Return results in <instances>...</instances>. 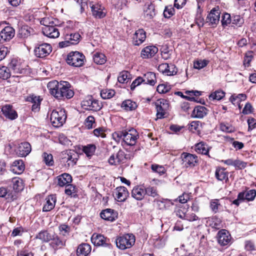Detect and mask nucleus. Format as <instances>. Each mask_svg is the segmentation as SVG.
<instances>
[{
  "label": "nucleus",
  "instance_id": "obj_4",
  "mask_svg": "<svg viewBox=\"0 0 256 256\" xmlns=\"http://www.w3.org/2000/svg\"><path fill=\"white\" fill-rule=\"evenodd\" d=\"M78 156V154L74 150L64 151L61 154L62 162L66 168L72 167L76 164Z\"/></svg>",
  "mask_w": 256,
  "mask_h": 256
},
{
  "label": "nucleus",
  "instance_id": "obj_45",
  "mask_svg": "<svg viewBox=\"0 0 256 256\" xmlns=\"http://www.w3.org/2000/svg\"><path fill=\"white\" fill-rule=\"evenodd\" d=\"M80 35L79 33L71 34L66 36V39L69 40L72 45L78 44L80 40Z\"/></svg>",
  "mask_w": 256,
  "mask_h": 256
},
{
  "label": "nucleus",
  "instance_id": "obj_6",
  "mask_svg": "<svg viewBox=\"0 0 256 256\" xmlns=\"http://www.w3.org/2000/svg\"><path fill=\"white\" fill-rule=\"evenodd\" d=\"M134 243L135 237L132 234H125L116 240L117 247L123 250L131 248Z\"/></svg>",
  "mask_w": 256,
  "mask_h": 256
},
{
  "label": "nucleus",
  "instance_id": "obj_31",
  "mask_svg": "<svg viewBox=\"0 0 256 256\" xmlns=\"http://www.w3.org/2000/svg\"><path fill=\"white\" fill-rule=\"evenodd\" d=\"M52 241L50 243V246L54 250H58L62 248L65 246V242L60 240L56 235L52 236Z\"/></svg>",
  "mask_w": 256,
  "mask_h": 256
},
{
  "label": "nucleus",
  "instance_id": "obj_48",
  "mask_svg": "<svg viewBox=\"0 0 256 256\" xmlns=\"http://www.w3.org/2000/svg\"><path fill=\"white\" fill-rule=\"evenodd\" d=\"M43 161L48 166H52L54 164V162L53 156L52 154L44 152L42 154Z\"/></svg>",
  "mask_w": 256,
  "mask_h": 256
},
{
  "label": "nucleus",
  "instance_id": "obj_57",
  "mask_svg": "<svg viewBox=\"0 0 256 256\" xmlns=\"http://www.w3.org/2000/svg\"><path fill=\"white\" fill-rule=\"evenodd\" d=\"M232 19L231 18L230 15L228 13H224L222 16V26H226L232 22Z\"/></svg>",
  "mask_w": 256,
  "mask_h": 256
},
{
  "label": "nucleus",
  "instance_id": "obj_20",
  "mask_svg": "<svg viewBox=\"0 0 256 256\" xmlns=\"http://www.w3.org/2000/svg\"><path fill=\"white\" fill-rule=\"evenodd\" d=\"M158 52V48L154 46H148L144 48L141 52L143 58H148L154 56Z\"/></svg>",
  "mask_w": 256,
  "mask_h": 256
},
{
  "label": "nucleus",
  "instance_id": "obj_44",
  "mask_svg": "<svg viewBox=\"0 0 256 256\" xmlns=\"http://www.w3.org/2000/svg\"><path fill=\"white\" fill-rule=\"evenodd\" d=\"M11 76V72L10 69L5 66L0 68V78L3 80H7L10 78Z\"/></svg>",
  "mask_w": 256,
  "mask_h": 256
},
{
  "label": "nucleus",
  "instance_id": "obj_36",
  "mask_svg": "<svg viewBox=\"0 0 256 256\" xmlns=\"http://www.w3.org/2000/svg\"><path fill=\"white\" fill-rule=\"evenodd\" d=\"M188 129L192 132L200 134L202 130V122L200 121H192L190 124Z\"/></svg>",
  "mask_w": 256,
  "mask_h": 256
},
{
  "label": "nucleus",
  "instance_id": "obj_14",
  "mask_svg": "<svg viewBox=\"0 0 256 256\" xmlns=\"http://www.w3.org/2000/svg\"><path fill=\"white\" fill-rule=\"evenodd\" d=\"M132 196L138 200H143L146 196L145 186L144 185H138L134 187L132 192Z\"/></svg>",
  "mask_w": 256,
  "mask_h": 256
},
{
  "label": "nucleus",
  "instance_id": "obj_62",
  "mask_svg": "<svg viewBox=\"0 0 256 256\" xmlns=\"http://www.w3.org/2000/svg\"><path fill=\"white\" fill-rule=\"evenodd\" d=\"M95 123V120L93 116H88L85 120V125L86 126L88 129L92 128L93 127V125Z\"/></svg>",
  "mask_w": 256,
  "mask_h": 256
},
{
  "label": "nucleus",
  "instance_id": "obj_19",
  "mask_svg": "<svg viewBox=\"0 0 256 256\" xmlns=\"http://www.w3.org/2000/svg\"><path fill=\"white\" fill-rule=\"evenodd\" d=\"M0 197L4 198L8 202H12L17 198V193L2 186L0 187Z\"/></svg>",
  "mask_w": 256,
  "mask_h": 256
},
{
  "label": "nucleus",
  "instance_id": "obj_30",
  "mask_svg": "<svg viewBox=\"0 0 256 256\" xmlns=\"http://www.w3.org/2000/svg\"><path fill=\"white\" fill-rule=\"evenodd\" d=\"M12 186L13 188L12 192H16L17 194L24 188L23 181L18 177H15L12 179Z\"/></svg>",
  "mask_w": 256,
  "mask_h": 256
},
{
  "label": "nucleus",
  "instance_id": "obj_61",
  "mask_svg": "<svg viewBox=\"0 0 256 256\" xmlns=\"http://www.w3.org/2000/svg\"><path fill=\"white\" fill-rule=\"evenodd\" d=\"M208 64L206 60H198L194 62V68L200 70L205 67Z\"/></svg>",
  "mask_w": 256,
  "mask_h": 256
},
{
  "label": "nucleus",
  "instance_id": "obj_38",
  "mask_svg": "<svg viewBox=\"0 0 256 256\" xmlns=\"http://www.w3.org/2000/svg\"><path fill=\"white\" fill-rule=\"evenodd\" d=\"M246 96L245 94H234L231 96L230 98V100L233 104H238L242 101L246 100Z\"/></svg>",
  "mask_w": 256,
  "mask_h": 256
},
{
  "label": "nucleus",
  "instance_id": "obj_7",
  "mask_svg": "<svg viewBox=\"0 0 256 256\" xmlns=\"http://www.w3.org/2000/svg\"><path fill=\"white\" fill-rule=\"evenodd\" d=\"M81 104L84 109L96 112L100 110L102 108V104L91 96H88L84 100Z\"/></svg>",
  "mask_w": 256,
  "mask_h": 256
},
{
  "label": "nucleus",
  "instance_id": "obj_41",
  "mask_svg": "<svg viewBox=\"0 0 256 256\" xmlns=\"http://www.w3.org/2000/svg\"><path fill=\"white\" fill-rule=\"evenodd\" d=\"M93 60L98 64H104L106 61L105 55L100 52H96L93 56Z\"/></svg>",
  "mask_w": 256,
  "mask_h": 256
},
{
  "label": "nucleus",
  "instance_id": "obj_59",
  "mask_svg": "<svg viewBox=\"0 0 256 256\" xmlns=\"http://www.w3.org/2000/svg\"><path fill=\"white\" fill-rule=\"evenodd\" d=\"M220 130L226 132H232L234 131V128L228 124H221Z\"/></svg>",
  "mask_w": 256,
  "mask_h": 256
},
{
  "label": "nucleus",
  "instance_id": "obj_23",
  "mask_svg": "<svg viewBox=\"0 0 256 256\" xmlns=\"http://www.w3.org/2000/svg\"><path fill=\"white\" fill-rule=\"evenodd\" d=\"M146 38L145 32L142 29H139L135 32L133 37L134 44L136 46H139L145 40Z\"/></svg>",
  "mask_w": 256,
  "mask_h": 256
},
{
  "label": "nucleus",
  "instance_id": "obj_26",
  "mask_svg": "<svg viewBox=\"0 0 256 256\" xmlns=\"http://www.w3.org/2000/svg\"><path fill=\"white\" fill-rule=\"evenodd\" d=\"M58 184L60 186H64L72 182V176L66 173L62 174L57 177Z\"/></svg>",
  "mask_w": 256,
  "mask_h": 256
},
{
  "label": "nucleus",
  "instance_id": "obj_2",
  "mask_svg": "<svg viewBox=\"0 0 256 256\" xmlns=\"http://www.w3.org/2000/svg\"><path fill=\"white\" fill-rule=\"evenodd\" d=\"M112 137L117 142H120L122 140V144L124 146V145L132 146L136 144L139 136L135 129L131 128L128 130L114 132L112 134Z\"/></svg>",
  "mask_w": 256,
  "mask_h": 256
},
{
  "label": "nucleus",
  "instance_id": "obj_47",
  "mask_svg": "<svg viewBox=\"0 0 256 256\" xmlns=\"http://www.w3.org/2000/svg\"><path fill=\"white\" fill-rule=\"evenodd\" d=\"M146 195L152 196L153 198L158 196L157 189L154 186H148L145 187Z\"/></svg>",
  "mask_w": 256,
  "mask_h": 256
},
{
  "label": "nucleus",
  "instance_id": "obj_16",
  "mask_svg": "<svg viewBox=\"0 0 256 256\" xmlns=\"http://www.w3.org/2000/svg\"><path fill=\"white\" fill-rule=\"evenodd\" d=\"M90 6L92 16L96 18H102L105 16L106 12L104 8L100 4L90 3Z\"/></svg>",
  "mask_w": 256,
  "mask_h": 256
},
{
  "label": "nucleus",
  "instance_id": "obj_42",
  "mask_svg": "<svg viewBox=\"0 0 256 256\" xmlns=\"http://www.w3.org/2000/svg\"><path fill=\"white\" fill-rule=\"evenodd\" d=\"M156 14L154 6L152 4L148 6L147 8L144 10V16L148 19L152 18Z\"/></svg>",
  "mask_w": 256,
  "mask_h": 256
},
{
  "label": "nucleus",
  "instance_id": "obj_53",
  "mask_svg": "<svg viewBox=\"0 0 256 256\" xmlns=\"http://www.w3.org/2000/svg\"><path fill=\"white\" fill-rule=\"evenodd\" d=\"M177 72L178 69L176 66L172 64H168L164 74L167 76H174L176 74Z\"/></svg>",
  "mask_w": 256,
  "mask_h": 256
},
{
  "label": "nucleus",
  "instance_id": "obj_9",
  "mask_svg": "<svg viewBox=\"0 0 256 256\" xmlns=\"http://www.w3.org/2000/svg\"><path fill=\"white\" fill-rule=\"evenodd\" d=\"M180 158L182 166L186 168L194 166L198 160V157L196 155L188 152H182Z\"/></svg>",
  "mask_w": 256,
  "mask_h": 256
},
{
  "label": "nucleus",
  "instance_id": "obj_28",
  "mask_svg": "<svg viewBox=\"0 0 256 256\" xmlns=\"http://www.w3.org/2000/svg\"><path fill=\"white\" fill-rule=\"evenodd\" d=\"M46 203L43 206V211L49 212L55 206L56 198L54 195H50L48 196L46 199Z\"/></svg>",
  "mask_w": 256,
  "mask_h": 256
},
{
  "label": "nucleus",
  "instance_id": "obj_55",
  "mask_svg": "<svg viewBox=\"0 0 256 256\" xmlns=\"http://www.w3.org/2000/svg\"><path fill=\"white\" fill-rule=\"evenodd\" d=\"M116 156L117 157L116 162H118V164H119L120 163H124L126 160V154L125 152L122 150H120L116 154Z\"/></svg>",
  "mask_w": 256,
  "mask_h": 256
},
{
  "label": "nucleus",
  "instance_id": "obj_64",
  "mask_svg": "<svg viewBox=\"0 0 256 256\" xmlns=\"http://www.w3.org/2000/svg\"><path fill=\"white\" fill-rule=\"evenodd\" d=\"M28 102H32V104L40 103L42 100L39 96H37L34 95H30L26 98Z\"/></svg>",
  "mask_w": 256,
  "mask_h": 256
},
{
  "label": "nucleus",
  "instance_id": "obj_58",
  "mask_svg": "<svg viewBox=\"0 0 256 256\" xmlns=\"http://www.w3.org/2000/svg\"><path fill=\"white\" fill-rule=\"evenodd\" d=\"M187 209L184 208H179L175 210V213L176 216H178L180 218L185 219Z\"/></svg>",
  "mask_w": 256,
  "mask_h": 256
},
{
  "label": "nucleus",
  "instance_id": "obj_1",
  "mask_svg": "<svg viewBox=\"0 0 256 256\" xmlns=\"http://www.w3.org/2000/svg\"><path fill=\"white\" fill-rule=\"evenodd\" d=\"M48 88L51 95L59 100L70 99L74 95L70 84L66 81H50L48 84Z\"/></svg>",
  "mask_w": 256,
  "mask_h": 256
},
{
  "label": "nucleus",
  "instance_id": "obj_3",
  "mask_svg": "<svg viewBox=\"0 0 256 256\" xmlns=\"http://www.w3.org/2000/svg\"><path fill=\"white\" fill-rule=\"evenodd\" d=\"M66 116L64 109L57 108L52 110L50 116L52 125L56 128L62 126L65 122Z\"/></svg>",
  "mask_w": 256,
  "mask_h": 256
},
{
  "label": "nucleus",
  "instance_id": "obj_56",
  "mask_svg": "<svg viewBox=\"0 0 256 256\" xmlns=\"http://www.w3.org/2000/svg\"><path fill=\"white\" fill-rule=\"evenodd\" d=\"M174 13V9L172 6H168L165 8L164 12V16L166 18H170Z\"/></svg>",
  "mask_w": 256,
  "mask_h": 256
},
{
  "label": "nucleus",
  "instance_id": "obj_15",
  "mask_svg": "<svg viewBox=\"0 0 256 256\" xmlns=\"http://www.w3.org/2000/svg\"><path fill=\"white\" fill-rule=\"evenodd\" d=\"M115 198L118 202H124L129 196V192L124 186H119L116 188L114 192Z\"/></svg>",
  "mask_w": 256,
  "mask_h": 256
},
{
  "label": "nucleus",
  "instance_id": "obj_35",
  "mask_svg": "<svg viewBox=\"0 0 256 256\" xmlns=\"http://www.w3.org/2000/svg\"><path fill=\"white\" fill-rule=\"evenodd\" d=\"M36 238L38 239L42 242H48L52 239V236L46 230H42L36 236Z\"/></svg>",
  "mask_w": 256,
  "mask_h": 256
},
{
  "label": "nucleus",
  "instance_id": "obj_32",
  "mask_svg": "<svg viewBox=\"0 0 256 256\" xmlns=\"http://www.w3.org/2000/svg\"><path fill=\"white\" fill-rule=\"evenodd\" d=\"M142 78L145 84L154 86L156 82V74L153 72H148L144 74Z\"/></svg>",
  "mask_w": 256,
  "mask_h": 256
},
{
  "label": "nucleus",
  "instance_id": "obj_5",
  "mask_svg": "<svg viewBox=\"0 0 256 256\" xmlns=\"http://www.w3.org/2000/svg\"><path fill=\"white\" fill-rule=\"evenodd\" d=\"M84 56L78 52H70L66 58V62L68 64L75 67L82 66L84 64Z\"/></svg>",
  "mask_w": 256,
  "mask_h": 256
},
{
  "label": "nucleus",
  "instance_id": "obj_29",
  "mask_svg": "<svg viewBox=\"0 0 256 256\" xmlns=\"http://www.w3.org/2000/svg\"><path fill=\"white\" fill-rule=\"evenodd\" d=\"M91 246L88 244H82L78 246L76 253L78 256H87L91 252Z\"/></svg>",
  "mask_w": 256,
  "mask_h": 256
},
{
  "label": "nucleus",
  "instance_id": "obj_46",
  "mask_svg": "<svg viewBox=\"0 0 256 256\" xmlns=\"http://www.w3.org/2000/svg\"><path fill=\"white\" fill-rule=\"evenodd\" d=\"M221 205L220 203V200L218 199L212 200L210 202V207L212 211L214 214L218 212V210Z\"/></svg>",
  "mask_w": 256,
  "mask_h": 256
},
{
  "label": "nucleus",
  "instance_id": "obj_60",
  "mask_svg": "<svg viewBox=\"0 0 256 256\" xmlns=\"http://www.w3.org/2000/svg\"><path fill=\"white\" fill-rule=\"evenodd\" d=\"M151 168L153 172H157L160 175L164 174L166 172L164 168L158 164H152Z\"/></svg>",
  "mask_w": 256,
  "mask_h": 256
},
{
  "label": "nucleus",
  "instance_id": "obj_40",
  "mask_svg": "<svg viewBox=\"0 0 256 256\" xmlns=\"http://www.w3.org/2000/svg\"><path fill=\"white\" fill-rule=\"evenodd\" d=\"M96 146L94 144H88L82 147V151L88 157H91L94 154Z\"/></svg>",
  "mask_w": 256,
  "mask_h": 256
},
{
  "label": "nucleus",
  "instance_id": "obj_33",
  "mask_svg": "<svg viewBox=\"0 0 256 256\" xmlns=\"http://www.w3.org/2000/svg\"><path fill=\"white\" fill-rule=\"evenodd\" d=\"M24 170V165L22 160H16L11 168V171L16 174H22Z\"/></svg>",
  "mask_w": 256,
  "mask_h": 256
},
{
  "label": "nucleus",
  "instance_id": "obj_27",
  "mask_svg": "<svg viewBox=\"0 0 256 256\" xmlns=\"http://www.w3.org/2000/svg\"><path fill=\"white\" fill-rule=\"evenodd\" d=\"M228 172L223 168H218L216 169L215 172V176L216 178L220 181L224 180L226 182L228 180Z\"/></svg>",
  "mask_w": 256,
  "mask_h": 256
},
{
  "label": "nucleus",
  "instance_id": "obj_63",
  "mask_svg": "<svg viewBox=\"0 0 256 256\" xmlns=\"http://www.w3.org/2000/svg\"><path fill=\"white\" fill-rule=\"evenodd\" d=\"M246 200L248 201L253 200L256 196V190H251L245 192Z\"/></svg>",
  "mask_w": 256,
  "mask_h": 256
},
{
  "label": "nucleus",
  "instance_id": "obj_34",
  "mask_svg": "<svg viewBox=\"0 0 256 256\" xmlns=\"http://www.w3.org/2000/svg\"><path fill=\"white\" fill-rule=\"evenodd\" d=\"M100 216L105 220L113 222L115 220V216L113 212L110 209H106L102 210L100 213Z\"/></svg>",
  "mask_w": 256,
  "mask_h": 256
},
{
  "label": "nucleus",
  "instance_id": "obj_22",
  "mask_svg": "<svg viewBox=\"0 0 256 256\" xmlns=\"http://www.w3.org/2000/svg\"><path fill=\"white\" fill-rule=\"evenodd\" d=\"M10 68L14 74H22L24 70L22 68L20 60L17 58H12L9 64Z\"/></svg>",
  "mask_w": 256,
  "mask_h": 256
},
{
  "label": "nucleus",
  "instance_id": "obj_10",
  "mask_svg": "<svg viewBox=\"0 0 256 256\" xmlns=\"http://www.w3.org/2000/svg\"><path fill=\"white\" fill-rule=\"evenodd\" d=\"M52 51V47L47 43H43L38 44L35 47L34 53L36 56L38 58H45Z\"/></svg>",
  "mask_w": 256,
  "mask_h": 256
},
{
  "label": "nucleus",
  "instance_id": "obj_11",
  "mask_svg": "<svg viewBox=\"0 0 256 256\" xmlns=\"http://www.w3.org/2000/svg\"><path fill=\"white\" fill-rule=\"evenodd\" d=\"M220 12L218 6L214 8L208 14L206 18V22L208 23L209 26L218 24L220 18Z\"/></svg>",
  "mask_w": 256,
  "mask_h": 256
},
{
  "label": "nucleus",
  "instance_id": "obj_54",
  "mask_svg": "<svg viewBox=\"0 0 256 256\" xmlns=\"http://www.w3.org/2000/svg\"><path fill=\"white\" fill-rule=\"evenodd\" d=\"M129 74L126 71L121 72L118 78V80L120 83H127L128 81V78Z\"/></svg>",
  "mask_w": 256,
  "mask_h": 256
},
{
  "label": "nucleus",
  "instance_id": "obj_8",
  "mask_svg": "<svg viewBox=\"0 0 256 256\" xmlns=\"http://www.w3.org/2000/svg\"><path fill=\"white\" fill-rule=\"evenodd\" d=\"M156 110V116L158 118H164L169 108V104L168 100L160 98L155 102Z\"/></svg>",
  "mask_w": 256,
  "mask_h": 256
},
{
  "label": "nucleus",
  "instance_id": "obj_37",
  "mask_svg": "<svg viewBox=\"0 0 256 256\" xmlns=\"http://www.w3.org/2000/svg\"><path fill=\"white\" fill-rule=\"evenodd\" d=\"M121 106L124 110L129 111L135 110L137 107V104L130 100H126L122 102Z\"/></svg>",
  "mask_w": 256,
  "mask_h": 256
},
{
  "label": "nucleus",
  "instance_id": "obj_43",
  "mask_svg": "<svg viewBox=\"0 0 256 256\" xmlns=\"http://www.w3.org/2000/svg\"><path fill=\"white\" fill-rule=\"evenodd\" d=\"M225 96V92L222 90H218L212 93L209 96L210 100H220Z\"/></svg>",
  "mask_w": 256,
  "mask_h": 256
},
{
  "label": "nucleus",
  "instance_id": "obj_13",
  "mask_svg": "<svg viewBox=\"0 0 256 256\" xmlns=\"http://www.w3.org/2000/svg\"><path fill=\"white\" fill-rule=\"evenodd\" d=\"M14 30L11 26H7L0 32V43L10 40L14 36Z\"/></svg>",
  "mask_w": 256,
  "mask_h": 256
},
{
  "label": "nucleus",
  "instance_id": "obj_25",
  "mask_svg": "<svg viewBox=\"0 0 256 256\" xmlns=\"http://www.w3.org/2000/svg\"><path fill=\"white\" fill-rule=\"evenodd\" d=\"M207 109L204 106H196L192 112V116L194 118H202L207 114Z\"/></svg>",
  "mask_w": 256,
  "mask_h": 256
},
{
  "label": "nucleus",
  "instance_id": "obj_50",
  "mask_svg": "<svg viewBox=\"0 0 256 256\" xmlns=\"http://www.w3.org/2000/svg\"><path fill=\"white\" fill-rule=\"evenodd\" d=\"M171 89V86L167 84H162L157 86L156 90L160 94H165Z\"/></svg>",
  "mask_w": 256,
  "mask_h": 256
},
{
  "label": "nucleus",
  "instance_id": "obj_52",
  "mask_svg": "<svg viewBox=\"0 0 256 256\" xmlns=\"http://www.w3.org/2000/svg\"><path fill=\"white\" fill-rule=\"evenodd\" d=\"M186 93L188 95L186 98L191 101H196L194 96H198L201 94V92L198 90L186 91Z\"/></svg>",
  "mask_w": 256,
  "mask_h": 256
},
{
  "label": "nucleus",
  "instance_id": "obj_39",
  "mask_svg": "<svg viewBox=\"0 0 256 256\" xmlns=\"http://www.w3.org/2000/svg\"><path fill=\"white\" fill-rule=\"evenodd\" d=\"M196 151L200 154H208L209 151L208 146L204 142H200L195 146Z\"/></svg>",
  "mask_w": 256,
  "mask_h": 256
},
{
  "label": "nucleus",
  "instance_id": "obj_21",
  "mask_svg": "<svg viewBox=\"0 0 256 256\" xmlns=\"http://www.w3.org/2000/svg\"><path fill=\"white\" fill-rule=\"evenodd\" d=\"M2 111L4 116L10 120H14L18 117V114L15 110L12 109V106L6 104L2 108Z\"/></svg>",
  "mask_w": 256,
  "mask_h": 256
},
{
  "label": "nucleus",
  "instance_id": "obj_17",
  "mask_svg": "<svg viewBox=\"0 0 256 256\" xmlns=\"http://www.w3.org/2000/svg\"><path fill=\"white\" fill-rule=\"evenodd\" d=\"M42 33L50 38H57L60 36V32L58 28L52 25L50 26H44L42 29Z\"/></svg>",
  "mask_w": 256,
  "mask_h": 256
},
{
  "label": "nucleus",
  "instance_id": "obj_18",
  "mask_svg": "<svg viewBox=\"0 0 256 256\" xmlns=\"http://www.w3.org/2000/svg\"><path fill=\"white\" fill-rule=\"evenodd\" d=\"M31 146L28 142H23L18 144L16 152L20 156H26L31 152Z\"/></svg>",
  "mask_w": 256,
  "mask_h": 256
},
{
  "label": "nucleus",
  "instance_id": "obj_24",
  "mask_svg": "<svg viewBox=\"0 0 256 256\" xmlns=\"http://www.w3.org/2000/svg\"><path fill=\"white\" fill-rule=\"evenodd\" d=\"M91 241L96 246H106L107 244L106 238L100 234H94L91 238Z\"/></svg>",
  "mask_w": 256,
  "mask_h": 256
},
{
  "label": "nucleus",
  "instance_id": "obj_12",
  "mask_svg": "<svg viewBox=\"0 0 256 256\" xmlns=\"http://www.w3.org/2000/svg\"><path fill=\"white\" fill-rule=\"evenodd\" d=\"M218 243L222 246H225L229 244L231 240V236L226 230H221L216 236Z\"/></svg>",
  "mask_w": 256,
  "mask_h": 256
},
{
  "label": "nucleus",
  "instance_id": "obj_49",
  "mask_svg": "<svg viewBox=\"0 0 256 256\" xmlns=\"http://www.w3.org/2000/svg\"><path fill=\"white\" fill-rule=\"evenodd\" d=\"M115 92L113 90H104L101 91L100 96L103 99H109L114 96Z\"/></svg>",
  "mask_w": 256,
  "mask_h": 256
},
{
  "label": "nucleus",
  "instance_id": "obj_51",
  "mask_svg": "<svg viewBox=\"0 0 256 256\" xmlns=\"http://www.w3.org/2000/svg\"><path fill=\"white\" fill-rule=\"evenodd\" d=\"M244 23V20L240 15H235L232 17V24L238 27L241 26Z\"/></svg>",
  "mask_w": 256,
  "mask_h": 256
}]
</instances>
